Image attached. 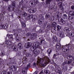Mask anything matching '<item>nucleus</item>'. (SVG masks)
<instances>
[{
    "label": "nucleus",
    "mask_w": 74,
    "mask_h": 74,
    "mask_svg": "<svg viewBox=\"0 0 74 74\" xmlns=\"http://www.w3.org/2000/svg\"><path fill=\"white\" fill-rule=\"evenodd\" d=\"M45 60L46 61V63H49L51 61V60L48 58H42L40 57L38 58V61L37 62V64L40 66H43L42 63Z\"/></svg>",
    "instance_id": "obj_1"
},
{
    "label": "nucleus",
    "mask_w": 74,
    "mask_h": 74,
    "mask_svg": "<svg viewBox=\"0 0 74 74\" xmlns=\"http://www.w3.org/2000/svg\"><path fill=\"white\" fill-rule=\"evenodd\" d=\"M34 45L31 48L30 50L31 51V52H32L33 55H34V56H36L40 53V51L39 49H36Z\"/></svg>",
    "instance_id": "obj_2"
},
{
    "label": "nucleus",
    "mask_w": 74,
    "mask_h": 74,
    "mask_svg": "<svg viewBox=\"0 0 74 74\" xmlns=\"http://www.w3.org/2000/svg\"><path fill=\"white\" fill-rule=\"evenodd\" d=\"M6 43L8 45H9L10 48H11L13 49V51H18V48L13 45L11 41L8 40L7 41Z\"/></svg>",
    "instance_id": "obj_3"
},
{
    "label": "nucleus",
    "mask_w": 74,
    "mask_h": 74,
    "mask_svg": "<svg viewBox=\"0 0 74 74\" xmlns=\"http://www.w3.org/2000/svg\"><path fill=\"white\" fill-rule=\"evenodd\" d=\"M32 43L31 42L26 43L25 45L26 48H29L32 47Z\"/></svg>",
    "instance_id": "obj_4"
},
{
    "label": "nucleus",
    "mask_w": 74,
    "mask_h": 74,
    "mask_svg": "<svg viewBox=\"0 0 74 74\" xmlns=\"http://www.w3.org/2000/svg\"><path fill=\"white\" fill-rule=\"evenodd\" d=\"M57 19L58 20V22H60L61 23V25H64V23H66L65 21L63 20V18H58Z\"/></svg>",
    "instance_id": "obj_5"
},
{
    "label": "nucleus",
    "mask_w": 74,
    "mask_h": 74,
    "mask_svg": "<svg viewBox=\"0 0 74 74\" xmlns=\"http://www.w3.org/2000/svg\"><path fill=\"white\" fill-rule=\"evenodd\" d=\"M8 27V25L7 24H6L5 25H4L1 24V25H0V29H7Z\"/></svg>",
    "instance_id": "obj_6"
},
{
    "label": "nucleus",
    "mask_w": 74,
    "mask_h": 74,
    "mask_svg": "<svg viewBox=\"0 0 74 74\" xmlns=\"http://www.w3.org/2000/svg\"><path fill=\"white\" fill-rule=\"evenodd\" d=\"M40 44L39 42H36L34 44V45L36 48H40Z\"/></svg>",
    "instance_id": "obj_7"
},
{
    "label": "nucleus",
    "mask_w": 74,
    "mask_h": 74,
    "mask_svg": "<svg viewBox=\"0 0 74 74\" xmlns=\"http://www.w3.org/2000/svg\"><path fill=\"white\" fill-rule=\"evenodd\" d=\"M29 13H33L35 12L36 11V9H31L28 10Z\"/></svg>",
    "instance_id": "obj_8"
},
{
    "label": "nucleus",
    "mask_w": 74,
    "mask_h": 74,
    "mask_svg": "<svg viewBox=\"0 0 74 74\" xmlns=\"http://www.w3.org/2000/svg\"><path fill=\"white\" fill-rule=\"evenodd\" d=\"M67 58L68 59L71 60H74V57L70 55L68 56L67 57Z\"/></svg>",
    "instance_id": "obj_9"
},
{
    "label": "nucleus",
    "mask_w": 74,
    "mask_h": 74,
    "mask_svg": "<svg viewBox=\"0 0 74 74\" xmlns=\"http://www.w3.org/2000/svg\"><path fill=\"white\" fill-rule=\"evenodd\" d=\"M58 5L59 6V7L61 8V10H62V11H63V10H64L63 8H61L62 7V2H59L58 4Z\"/></svg>",
    "instance_id": "obj_10"
},
{
    "label": "nucleus",
    "mask_w": 74,
    "mask_h": 74,
    "mask_svg": "<svg viewBox=\"0 0 74 74\" xmlns=\"http://www.w3.org/2000/svg\"><path fill=\"white\" fill-rule=\"evenodd\" d=\"M36 37H37V34H32L31 35V38L32 39L35 38H36Z\"/></svg>",
    "instance_id": "obj_11"
},
{
    "label": "nucleus",
    "mask_w": 74,
    "mask_h": 74,
    "mask_svg": "<svg viewBox=\"0 0 74 74\" xmlns=\"http://www.w3.org/2000/svg\"><path fill=\"white\" fill-rule=\"evenodd\" d=\"M59 33L60 37L63 38V37H64V33H63V32H62L61 31H59Z\"/></svg>",
    "instance_id": "obj_12"
},
{
    "label": "nucleus",
    "mask_w": 74,
    "mask_h": 74,
    "mask_svg": "<svg viewBox=\"0 0 74 74\" xmlns=\"http://www.w3.org/2000/svg\"><path fill=\"white\" fill-rule=\"evenodd\" d=\"M47 52L48 53V56H50L51 53L52 52V49H49L47 51Z\"/></svg>",
    "instance_id": "obj_13"
},
{
    "label": "nucleus",
    "mask_w": 74,
    "mask_h": 74,
    "mask_svg": "<svg viewBox=\"0 0 74 74\" xmlns=\"http://www.w3.org/2000/svg\"><path fill=\"white\" fill-rule=\"evenodd\" d=\"M12 69L13 71H15L16 70L17 68L14 65H12Z\"/></svg>",
    "instance_id": "obj_14"
},
{
    "label": "nucleus",
    "mask_w": 74,
    "mask_h": 74,
    "mask_svg": "<svg viewBox=\"0 0 74 74\" xmlns=\"http://www.w3.org/2000/svg\"><path fill=\"white\" fill-rule=\"evenodd\" d=\"M57 18H61V16H62V13H60L59 12H58L57 13Z\"/></svg>",
    "instance_id": "obj_15"
},
{
    "label": "nucleus",
    "mask_w": 74,
    "mask_h": 74,
    "mask_svg": "<svg viewBox=\"0 0 74 74\" xmlns=\"http://www.w3.org/2000/svg\"><path fill=\"white\" fill-rule=\"evenodd\" d=\"M69 14L71 16H74V12L73 10H71L69 12Z\"/></svg>",
    "instance_id": "obj_16"
},
{
    "label": "nucleus",
    "mask_w": 74,
    "mask_h": 74,
    "mask_svg": "<svg viewBox=\"0 0 74 74\" xmlns=\"http://www.w3.org/2000/svg\"><path fill=\"white\" fill-rule=\"evenodd\" d=\"M25 55L29 57L30 56H32V55H33V53H32V52H30L29 53H26Z\"/></svg>",
    "instance_id": "obj_17"
},
{
    "label": "nucleus",
    "mask_w": 74,
    "mask_h": 74,
    "mask_svg": "<svg viewBox=\"0 0 74 74\" xmlns=\"http://www.w3.org/2000/svg\"><path fill=\"white\" fill-rule=\"evenodd\" d=\"M18 47L20 49H22V44H21V43H19L18 44Z\"/></svg>",
    "instance_id": "obj_18"
},
{
    "label": "nucleus",
    "mask_w": 74,
    "mask_h": 74,
    "mask_svg": "<svg viewBox=\"0 0 74 74\" xmlns=\"http://www.w3.org/2000/svg\"><path fill=\"white\" fill-rule=\"evenodd\" d=\"M22 27L23 28H24L26 27V24L24 23L23 22H22L21 23Z\"/></svg>",
    "instance_id": "obj_19"
},
{
    "label": "nucleus",
    "mask_w": 74,
    "mask_h": 74,
    "mask_svg": "<svg viewBox=\"0 0 74 74\" xmlns=\"http://www.w3.org/2000/svg\"><path fill=\"white\" fill-rule=\"evenodd\" d=\"M37 19V16L35 15L34 16V18L32 19V22H34L35 21H36Z\"/></svg>",
    "instance_id": "obj_20"
},
{
    "label": "nucleus",
    "mask_w": 74,
    "mask_h": 74,
    "mask_svg": "<svg viewBox=\"0 0 74 74\" xmlns=\"http://www.w3.org/2000/svg\"><path fill=\"white\" fill-rule=\"evenodd\" d=\"M4 63V61L1 59H0V65L3 64Z\"/></svg>",
    "instance_id": "obj_21"
},
{
    "label": "nucleus",
    "mask_w": 74,
    "mask_h": 74,
    "mask_svg": "<svg viewBox=\"0 0 74 74\" xmlns=\"http://www.w3.org/2000/svg\"><path fill=\"white\" fill-rule=\"evenodd\" d=\"M27 14L25 12H22V15L23 16L26 17L27 16Z\"/></svg>",
    "instance_id": "obj_22"
},
{
    "label": "nucleus",
    "mask_w": 74,
    "mask_h": 74,
    "mask_svg": "<svg viewBox=\"0 0 74 74\" xmlns=\"http://www.w3.org/2000/svg\"><path fill=\"white\" fill-rule=\"evenodd\" d=\"M30 62L29 63V64L27 65V66L25 67V69H26V70H27V69H28L30 67Z\"/></svg>",
    "instance_id": "obj_23"
},
{
    "label": "nucleus",
    "mask_w": 74,
    "mask_h": 74,
    "mask_svg": "<svg viewBox=\"0 0 74 74\" xmlns=\"http://www.w3.org/2000/svg\"><path fill=\"white\" fill-rule=\"evenodd\" d=\"M50 16H51L49 14H46L45 17V18L48 19V18H50Z\"/></svg>",
    "instance_id": "obj_24"
},
{
    "label": "nucleus",
    "mask_w": 74,
    "mask_h": 74,
    "mask_svg": "<svg viewBox=\"0 0 74 74\" xmlns=\"http://www.w3.org/2000/svg\"><path fill=\"white\" fill-rule=\"evenodd\" d=\"M57 25V23H56L55 22H54L52 23V24L51 25V26L52 27H54V26H56Z\"/></svg>",
    "instance_id": "obj_25"
},
{
    "label": "nucleus",
    "mask_w": 74,
    "mask_h": 74,
    "mask_svg": "<svg viewBox=\"0 0 74 74\" xmlns=\"http://www.w3.org/2000/svg\"><path fill=\"white\" fill-rule=\"evenodd\" d=\"M34 3V2H33L32 1H30L29 2V4H30L31 6H32Z\"/></svg>",
    "instance_id": "obj_26"
},
{
    "label": "nucleus",
    "mask_w": 74,
    "mask_h": 74,
    "mask_svg": "<svg viewBox=\"0 0 74 74\" xmlns=\"http://www.w3.org/2000/svg\"><path fill=\"white\" fill-rule=\"evenodd\" d=\"M62 17L64 19H66L67 18V16L66 14H64L63 15Z\"/></svg>",
    "instance_id": "obj_27"
},
{
    "label": "nucleus",
    "mask_w": 74,
    "mask_h": 74,
    "mask_svg": "<svg viewBox=\"0 0 74 74\" xmlns=\"http://www.w3.org/2000/svg\"><path fill=\"white\" fill-rule=\"evenodd\" d=\"M64 32H68L69 30V28L68 27H66L64 29Z\"/></svg>",
    "instance_id": "obj_28"
},
{
    "label": "nucleus",
    "mask_w": 74,
    "mask_h": 74,
    "mask_svg": "<svg viewBox=\"0 0 74 74\" xmlns=\"http://www.w3.org/2000/svg\"><path fill=\"white\" fill-rule=\"evenodd\" d=\"M44 73L47 74H49V71L48 70H45L44 71Z\"/></svg>",
    "instance_id": "obj_29"
},
{
    "label": "nucleus",
    "mask_w": 74,
    "mask_h": 74,
    "mask_svg": "<svg viewBox=\"0 0 74 74\" xmlns=\"http://www.w3.org/2000/svg\"><path fill=\"white\" fill-rule=\"evenodd\" d=\"M52 40L54 41H57V37L55 36L53 37Z\"/></svg>",
    "instance_id": "obj_30"
},
{
    "label": "nucleus",
    "mask_w": 74,
    "mask_h": 74,
    "mask_svg": "<svg viewBox=\"0 0 74 74\" xmlns=\"http://www.w3.org/2000/svg\"><path fill=\"white\" fill-rule=\"evenodd\" d=\"M53 0H46V2L47 4H49V3L51 2Z\"/></svg>",
    "instance_id": "obj_31"
},
{
    "label": "nucleus",
    "mask_w": 74,
    "mask_h": 74,
    "mask_svg": "<svg viewBox=\"0 0 74 74\" xmlns=\"http://www.w3.org/2000/svg\"><path fill=\"white\" fill-rule=\"evenodd\" d=\"M57 27L58 29V31H59V30H60V29H61V26H60L59 25H58L57 26Z\"/></svg>",
    "instance_id": "obj_32"
},
{
    "label": "nucleus",
    "mask_w": 74,
    "mask_h": 74,
    "mask_svg": "<svg viewBox=\"0 0 74 74\" xmlns=\"http://www.w3.org/2000/svg\"><path fill=\"white\" fill-rule=\"evenodd\" d=\"M16 3V2L15 1H14L12 3V7H15V3Z\"/></svg>",
    "instance_id": "obj_33"
},
{
    "label": "nucleus",
    "mask_w": 74,
    "mask_h": 74,
    "mask_svg": "<svg viewBox=\"0 0 74 74\" xmlns=\"http://www.w3.org/2000/svg\"><path fill=\"white\" fill-rule=\"evenodd\" d=\"M27 58H25L23 59L24 62H25V63H26L27 62Z\"/></svg>",
    "instance_id": "obj_34"
},
{
    "label": "nucleus",
    "mask_w": 74,
    "mask_h": 74,
    "mask_svg": "<svg viewBox=\"0 0 74 74\" xmlns=\"http://www.w3.org/2000/svg\"><path fill=\"white\" fill-rule=\"evenodd\" d=\"M4 55H5V53L4 52H1L0 55L1 56L3 57V56H4Z\"/></svg>",
    "instance_id": "obj_35"
},
{
    "label": "nucleus",
    "mask_w": 74,
    "mask_h": 74,
    "mask_svg": "<svg viewBox=\"0 0 74 74\" xmlns=\"http://www.w3.org/2000/svg\"><path fill=\"white\" fill-rule=\"evenodd\" d=\"M38 23L39 24H41L42 23V19H40L38 21Z\"/></svg>",
    "instance_id": "obj_36"
},
{
    "label": "nucleus",
    "mask_w": 74,
    "mask_h": 74,
    "mask_svg": "<svg viewBox=\"0 0 74 74\" xmlns=\"http://www.w3.org/2000/svg\"><path fill=\"white\" fill-rule=\"evenodd\" d=\"M13 35L15 36V37L16 38L17 37V36H18V34H17V33H15Z\"/></svg>",
    "instance_id": "obj_37"
},
{
    "label": "nucleus",
    "mask_w": 74,
    "mask_h": 74,
    "mask_svg": "<svg viewBox=\"0 0 74 74\" xmlns=\"http://www.w3.org/2000/svg\"><path fill=\"white\" fill-rule=\"evenodd\" d=\"M73 19V17H72V16H69V18H68L69 20H71Z\"/></svg>",
    "instance_id": "obj_38"
},
{
    "label": "nucleus",
    "mask_w": 74,
    "mask_h": 74,
    "mask_svg": "<svg viewBox=\"0 0 74 74\" xmlns=\"http://www.w3.org/2000/svg\"><path fill=\"white\" fill-rule=\"evenodd\" d=\"M50 27H51V25H50V24H49V23L47 24V29H49V28Z\"/></svg>",
    "instance_id": "obj_39"
},
{
    "label": "nucleus",
    "mask_w": 74,
    "mask_h": 74,
    "mask_svg": "<svg viewBox=\"0 0 74 74\" xmlns=\"http://www.w3.org/2000/svg\"><path fill=\"white\" fill-rule=\"evenodd\" d=\"M70 49H69V48L67 49H64V51L65 52H67L68 51H70Z\"/></svg>",
    "instance_id": "obj_40"
},
{
    "label": "nucleus",
    "mask_w": 74,
    "mask_h": 74,
    "mask_svg": "<svg viewBox=\"0 0 74 74\" xmlns=\"http://www.w3.org/2000/svg\"><path fill=\"white\" fill-rule=\"evenodd\" d=\"M22 72L23 74H27V71H23Z\"/></svg>",
    "instance_id": "obj_41"
},
{
    "label": "nucleus",
    "mask_w": 74,
    "mask_h": 74,
    "mask_svg": "<svg viewBox=\"0 0 74 74\" xmlns=\"http://www.w3.org/2000/svg\"><path fill=\"white\" fill-rule=\"evenodd\" d=\"M54 29L55 30V31H58V28L57 27V26L55 27H54Z\"/></svg>",
    "instance_id": "obj_42"
},
{
    "label": "nucleus",
    "mask_w": 74,
    "mask_h": 74,
    "mask_svg": "<svg viewBox=\"0 0 74 74\" xmlns=\"http://www.w3.org/2000/svg\"><path fill=\"white\" fill-rule=\"evenodd\" d=\"M17 54L19 56H20L21 55V52L18 51L17 53Z\"/></svg>",
    "instance_id": "obj_43"
},
{
    "label": "nucleus",
    "mask_w": 74,
    "mask_h": 74,
    "mask_svg": "<svg viewBox=\"0 0 74 74\" xmlns=\"http://www.w3.org/2000/svg\"><path fill=\"white\" fill-rule=\"evenodd\" d=\"M56 48L57 49H58V50H60V48H61V47L60 46L58 47H56Z\"/></svg>",
    "instance_id": "obj_44"
},
{
    "label": "nucleus",
    "mask_w": 74,
    "mask_h": 74,
    "mask_svg": "<svg viewBox=\"0 0 74 74\" xmlns=\"http://www.w3.org/2000/svg\"><path fill=\"white\" fill-rule=\"evenodd\" d=\"M31 34L30 33V32H28L26 36H29Z\"/></svg>",
    "instance_id": "obj_45"
},
{
    "label": "nucleus",
    "mask_w": 74,
    "mask_h": 74,
    "mask_svg": "<svg viewBox=\"0 0 74 74\" xmlns=\"http://www.w3.org/2000/svg\"><path fill=\"white\" fill-rule=\"evenodd\" d=\"M48 24V22H45L44 23V26L45 27L47 26V25Z\"/></svg>",
    "instance_id": "obj_46"
},
{
    "label": "nucleus",
    "mask_w": 74,
    "mask_h": 74,
    "mask_svg": "<svg viewBox=\"0 0 74 74\" xmlns=\"http://www.w3.org/2000/svg\"><path fill=\"white\" fill-rule=\"evenodd\" d=\"M29 18H30L31 19V18H33V15L32 14H30L29 15Z\"/></svg>",
    "instance_id": "obj_47"
},
{
    "label": "nucleus",
    "mask_w": 74,
    "mask_h": 74,
    "mask_svg": "<svg viewBox=\"0 0 74 74\" xmlns=\"http://www.w3.org/2000/svg\"><path fill=\"white\" fill-rule=\"evenodd\" d=\"M71 8L72 10H74V5H73L71 7Z\"/></svg>",
    "instance_id": "obj_48"
},
{
    "label": "nucleus",
    "mask_w": 74,
    "mask_h": 74,
    "mask_svg": "<svg viewBox=\"0 0 74 74\" xmlns=\"http://www.w3.org/2000/svg\"><path fill=\"white\" fill-rule=\"evenodd\" d=\"M71 36H72V37H74V32H72V33H71Z\"/></svg>",
    "instance_id": "obj_49"
},
{
    "label": "nucleus",
    "mask_w": 74,
    "mask_h": 74,
    "mask_svg": "<svg viewBox=\"0 0 74 74\" xmlns=\"http://www.w3.org/2000/svg\"><path fill=\"white\" fill-rule=\"evenodd\" d=\"M60 44H59V43H58L56 45V47H60Z\"/></svg>",
    "instance_id": "obj_50"
},
{
    "label": "nucleus",
    "mask_w": 74,
    "mask_h": 74,
    "mask_svg": "<svg viewBox=\"0 0 74 74\" xmlns=\"http://www.w3.org/2000/svg\"><path fill=\"white\" fill-rule=\"evenodd\" d=\"M50 68H51V69L53 70H54V67H53V66H50Z\"/></svg>",
    "instance_id": "obj_51"
},
{
    "label": "nucleus",
    "mask_w": 74,
    "mask_h": 74,
    "mask_svg": "<svg viewBox=\"0 0 74 74\" xmlns=\"http://www.w3.org/2000/svg\"><path fill=\"white\" fill-rule=\"evenodd\" d=\"M71 45L70 44H69L68 45H66L65 46L67 47H70V46H71Z\"/></svg>",
    "instance_id": "obj_52"
},
{
    "label": "nucleus",
    "mask_w": 74,
    "mask_h": 74,
    "mask_svg": "<svg viewBox=\"0 0 74 74\" xmlns=\"http://www.w3.org/2000/svg\"><path fill=\"white\" fill-rule=\"evenodd\" d=\"M1 74H6V71H3L2 72Z\"/></svg>",
    "instance_id": "obj_53"
},
{
    "label": "nucleus",
    "mask_w": 74,
    "mask_h": 74,
    "mask_svg": "<svg viewBox=\"0 0 74 74\" xmlns=\"http://www.w3.org/2000/svg\"><path fill=\"white\" fill-rule=\"evenodd\" d=\"M72 62L71 61H68V64H69L71 63Z\"/></svg>",
    "instance_id": "obj_54"
},
{
    "label": "nucleus",
    "mask_w": 74,
    "mask_h": 74,
    "mask_svg": "<svg viewBox=\"0 0 74 74\" xmlns=\"http://www.w3.org/2000/svg\"><path fill=\"white\" fill-rule=\"evenodd\" d=\"M9 37L10 38H12L13 37V36H12V35H9Z\"/></svg>",
    "instance_id": "obj_55"
},
{
    "label": "nucleus",
    "mask_w": 74,
    "mask_h": 74,
    "mask_svg": "<svg viewBox=\"0 0 74 74\" xmlns=\"http://www.w3.org/2000/svg\"><path fill=\"white\" fill-rule=\"evenodd\" d=\"M10 8H11V6H8V11H10V10H11V9H10Z\"/></svg>",
    "instance_id": "obj_56"
},
{
    "label": "nucleus",
    "mask_w": 74,
    "mask_h": 74,
    "mask_svg": "<svg viewBox=\"0 0 74 74\" xmlns=\"http://www.w3.org/2000/svg\"><path fill=\"white\" fill-rule=\"evenodd\" d=\"M23 53H24L25 54H26V50H24V51H23Z\"/></svg>",
    "instance_id": "obj_57"
},
{
    "label": "nucleus",
    "mask_w": 74,
    "mask_h": 74,
    "mask_svg": "<svg viewBox=\"0 0 74 74\" xmlns=\"http://www.w3.org/2000/svg\"><path fill=\"white\" fill-rule=\"evenodd\" d=\"M27 19L28 20H30V17L29 16H28L27 18Z\"/></svg>",
    "instance_id": "obj_58"
},
{
    "label": "nucleus",
    "mask_w": 74,
    "mask_h": 74,
    "mask_svg": "<svg viewBox=\"0 0 74 74\" xmlns=\"http://www.w3.org/2000/svg\"><path fill=\"white\" fill-rule=\"evenodd\" d=\"M56 56V54H54L53 56V58H55Z\"/></svg>",
    "instance_id": "obj_59"
},
{
    "label": "nucleus",
    "mask_w": 74,
    "mask_h": 74,
    "mask_svg": "<svg viewBox=\"0 0 74 74\" xmlns=\"http://www.w3.org/2000/svg\"><path fill=\"white\" fill-rule=\"evenodd\" d=\"M7 74H12V72H8L7 73Z\"/></svg>",
    "instance_id": "obj_60"
},
{
    "label": "nucleus",
    "mask_w": 74,
    "mask_h": 74,
    "mask_svg": "<svg viewBox=\"0 0 74 74\" xmlns=\"http://www.w3.org/2000/svg\"><path fill=\"white\" fill-rule=\"evenodd\" d=\"M44 39H42L41 40V42H40L41 44L42 43V42H43V41H44Z\"/></svg>",
    "instance_id": "obj_61"
},
{
    "label": "nucleus",
    "mask_w": 74,
    "mask_h": 74,
    "mask_svg": "<svg viewBox=\"0 0 74 74\" xmlns=\"http://www.w3.org/2000/svg\"><path fill=\"white\" fill-rule=\"evenodd\" d=\"M33 66H36V63L35 62V63L34 64Z\"/></svg>",
    "instance_id": "obj_62"
},
{
    "label": "nucleus",
    "mask_w": 74,
    "mask_h": 74,
    "mask_svg": "<svg viewBox=\"0 0 74 74\" xmlns=\"http://www.w3.org/2000/svg\"><path fill=\"white\" fill-rule=\"evenodd\" d=\"M4 1H5V2H8V1L10 0H3Z\"/></svg>",
    "instance_id": "obj_63"
},
{
    "label": "nucleus",
    "mask_w": 74,
    "mask_h": 74,
    "mask_svg": "<svg viewBox=\"0 0 74 74\" xmlns=\"http://www.w3.org/2000/svg\"><path fill=\"white\" fill-rule=\"evenodd\" d=\"M38 72V71H36L34 73H35L36 74H37V73Z\"/></svg>",
    "instance_id": "obj_64"
}]
</instances>
